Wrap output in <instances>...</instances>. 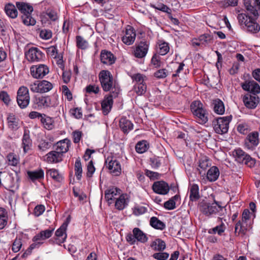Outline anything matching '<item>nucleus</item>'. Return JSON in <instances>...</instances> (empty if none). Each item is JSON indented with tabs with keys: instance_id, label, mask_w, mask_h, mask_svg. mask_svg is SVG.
<instances>
[{
	"instance_id": "nucleus-1",
	"label": "nucleus",
	"mask_w": 260,
	"mask_h": 260,
	"mask_svg": "<svg viewBox=\"0 0 260 260\" xmlns=\"http://www.w3.org/2000/svg\"><path fill=\"white\" fill-rule=\"evenodd\" d=\"M244 4L247 14L241 13L238 14V21L240 24L245 25L249 32L257 33L260 30L259 25L255 21L259 15L257 10L251 5V0H244Z\"/></svg>"
},
{
	"instance_id": "nucleus-2",
	"label": "nucleus",
	"mask_w": 260,
	"mask_h": 260,
	"mask_svg": "<svg viewBox=\"0 0 260 260\" xmlns=\"http://www.w3.org/2000/svg\"><path fill=\"white\" fill-rule=\"evenodd\" d=\"M190 110L195 116L198 122L201 124L208 121V112L204 108L203 104L200 101H194L190 105Z\"/></svg>"
},
{
	"instance_id": "nucleus-3",
	"label": "nucleus",
	"mask_w": 260,
	"mask_h": 260,
	"mask_svg": "<svg viewBox=\"0 0 260 260\" xmlns=\"http://www.w3.org/2000/svg\"><path fill=\"white\" fill-rule=\"evenodd\" d=\"M199 208L200 211L206 216L216 214L221 215L223 214L224 207L221 206L215 201L211 203L203 201L199 204Z\"/></svg>"
},
{
	"instance_id": "nucleus-4",
	"label": "nucleus",
	"mask_w": 260,
	"mask_h": 260,
	"mask_svg": "<svg viewBox=\"0 0 260 260\" xmlns=\"http://www.w3.org/2000/svg\"><path fill=\"white\" fill-rule=\"evenodd\" d=\"M250 212L247 209L244 210L241 220H239L235 224V233L243 236L246 234L247 231L251 228L250 224Z\"/></svg>"
},
{
	"instance_id": "nucleus-5",
	"label": "nucleus",
	"mask_w": 260,
	"mask_h": 260,
	"mask_svg": "<svg viewBox=\"0 0 260 260\" xmlns=\"http://www.w3.org/2000/svg\"><path fill=\"white\" fill-rule=\"evenodd\" d=\"M99 78L101 86L105 91L115 90V88H119L116 86L114 82L113 76L108 70H102L99 74Z\"/></svg>"
},
{
	"instance_id": "nucleus-6",
	"label": "nucleus",
	"mask_w": 260,
	"mask_h": 260,
	"mask_svg": "<svg viewBox=\"0 0 260 260\" xmlns=\"http://www.w3.org/2000/svg\"><path fill=\"white\" fill-rule=\"evenodd\" d=\"M232 116H227L218 117L212 122V125L215 132L218 134L222 135L228 132L229 123L232 120Z\"/></svg>"
},
{
	"instance_id": "nucleus-7",
	"label": "nucleus",
	"mask_w": 260,
	"mask_h": 260,
	"mask_svg": "<svg viewBox=\"0 0 260 260\" xmlns=\"http://www.w3.org/2000/svg\"><path fill=\"white\" fill-rule=\"evenodd\" d=\"M233 155L237 162L244 164L248 167L252 168L255 165V159L240 148L235 149L233 151Z\"/></svg>"
},
{
	"instance_id": "nucleus-8",
	"label": "nucleus",
	"mask_w": 260,
	"mask_h": 260,
	"mask_svg": "<svg viewBox=\"0 0 260 260\" xmlns=\"http://www.w3.org/2000/svg\"><path fill=\"white\" fill-rule=\"evenodd\" d=\"M119 91L120 88H115L114 90L105 96L101 103L102 110L105 115H107L111 110L113 104V99L118 96Z\"/></svg>"
},
{
	"instance_id": "nucleus-9",
	"label": "nucleus",
	"mask_w": 260,
	"mask_h": 260,
	"mask_svg": "<svg viewBox=\"0 0 260 260\" xmlns=\"http://www.w3.org/2000/svg\"><path fill=\"white\" fill-rule=\"evenodd\" d=\"M150 44V41L146 39H142L136 43L134 48V56L137 58L145 57L148 52Z\"/></svg>"
},
{
	"instance_id": "nucleus-10",
	"label": "nucleus",
	"mask_w": 260,
	"mask_h": 260,
	"mask_svg": "<svg viewBox=\"0 0 260 260\" xmlns=\"http://www.w3.org/2000/svg\"><path fill=\"white\" fill-rule=\"evenodd\" d=\"M17 102L21 109L26 108L29 104L30 96L27 87L22 86L17 92Z\"/></svg>"
},
{
	"instance_id": "nucleus-11",
	"label": "nucleus",
	"mask_w": 260,
	"mask_h": 260,
	"mask_svg": "<svg viewBox=\"0 0 260 260\" xmlns=\"http://www.w3.org/2000/svg\"><path fill=\"white\" fill-rule=\"evenodd\" d=\"M259 143V133L256 131L249 133L244 141V148L253 151Z\"/></svg>"
},
{
	"instance_id": "nucleus-12",
	"label": "nucleus",
	"mask_w": 260,
	"mask_h": 260,
	"mask_svg": "<svg viewBox=\"0 0 260 260\" xmlns=\"http://www.w3.org/2000/svg\"><path fill=\"white\" fill-rule=\"evenodd\" d=\"M30 74L35 79H42L49 72L47 66L44 64L32 66L30 69Z\"/></svg>"
},
{
	"instance_id": "nucleus-13",
	"label": "nucleus",
	"mask_w": 260,
	"mask_h": 260,
	"mask_svg": "<svg viewBox=\"0 0 260 260\" xmlns=\"http://www.w3.org/2000/svg\"><path fill=\"white\" fill-rule=\"evenodd\" d=\"M242 99L244 106L248 109H255L260 102V98L257 95L247 93L242 95Z\"/></svg>"
},
{
	"instance_id": "nucleus-14",
	"label": "nucleus",
	"mask_w": 260,
	"mask_h": 260,
	"mask_svg": "<svg viewBox=\"0 0 260 260\" xmlns=\"http://www.w3.org/2000/svg\"><path fill=\"white\" fill-rule=\"evenodd\" d=\"M43 53L37 47H31L25 53L26 59L29 62L39 61L43 57Z\"/></svg>"
},
{
	"instance_id": "nucleus-15",
	"label": "nucleus",
	"mask_w": 260,
	"mask_h": 260,
	"mask_svg": "<svg viewBox=\"0 0 260 260\" xmlns=\"http://www.w3.org/2000/svg\"><path fill=\"white\" fill-rule=\"evenodd\" d=\"M136 34L134 28L129 25L126 27L125 35L122 38L123 43L127 45H131L135 41Z\"/></svg>"
},
{
	"instance_id": "nucleus-16",
	"label": "nucleus",
	"mask_w": 260,
	"mask_h": 260,
	"mask_svg": "<svg viewBox=\"0 0 260 260\" xmlns=\"http://www.w3.org/2000/svg\"><path fill=\"white\" fill-rule=\"evenodd\" d=\"M152 189L154 192L162 195L167 194L170 190L168 184L164 181L154 182Z\"/></svg>"
},
{
	"instance_id": "nucleus-17",
	"label": "nucleus",
	"mask_w": 260,
	"mask_h": 260,
	"mask_svg": "<svg viewBox=\"0 0 260 260\" xmlns=\"http://www.w3.org/2000/svg\"><path fill=\"white\" fill-rule=\"evenodd\" d=\"M121 194L120 189L112 186L105 191V198L109 204H112V201L116 200Z\"/></svg>"
},
{
	"instance_id": "nucleus-18",
	"label": "nucleus",
	"mask_w": 260,
	"mask_h": 260,
	"mask_svg": "<svg viewBox=\"0 0 260 260\" xmlns=\"http://www.w3.org/2000/svg\"><path fill=\"white\" fill-rule=\"evenodd\" d=\"M109 158L106 161L107 167L111 173L113 175L118 176L120 174L121 172V165L119 162L116 159L112 158L108 162Z\"/></svg>"
},
{
	"instance_id": "nucleus-19",
	"label": "nucleus",
	"mask_w": 260,
	"mask_h": 260,
	"mask_svg": "<svg viewBox=\"0 0 260 260\" xmlns=\"http://www.w3.org/2000/svg\"><path fill=\"white\" fill-rule=\"evenodd\" d=\"M7 120L9 128L14 131H17L22 123V121L13 114H9Z\"/></svg>"
},
{
	"instance_id": "nucleus-20",
	"label": "nucleus",
	"mask_w": 260,
	"mask_h": 260,
	"mask_svg": "<svg viewBox=\"0 0 260 260\" xmlns=\"http://www.w3.org/2000/svg\"><path fill=\"white\" fill-rule=\"evenodd\" d=\"M45 160L51 164H56L61 162L63 159V155L57 151L53 150L48 152L46 155Z\"/></svg>"
},
{
	"instance_id": "nucleus-21",
	"label": "nucleus",
	"mask_w": 260,
	"mask_h": 260,
	"mask_svg": "<svg viewBox=\"0 0 260 260\" xmlns=\"http://www.w3.org/2000/svg\"><path fill=\"white\" fill-rule=\"evenodd\" d=\"M119 126L124 134H127L133 129L134 125L131 120L122 117L119 120Z\"/></svg>"
},
{
	"instance_id": "nucleus-22",
	"label": "nucleus",
	"mask_w": 260,
	"mask_h": 260,
	"mask_svg": "<svg viewBox=\"0 0 260 260\" xmlns=\"http://www.w3.org/2000/svg\"><path fill=\"white\" fill-rule=\"evenodd\" d=\"M116 60L114 55L110 51L102 50L101 53V62L105 64L111 65Z\"/></svg>"
},
{
	"instance_id": "nucleus-23",
	"label": "nucleus",
	"mask_w": 260,
	"mask_h": 260,
	"mask_svg": "<svg viewBox=\"0 0 260 260\" xmlns=\"http://www.w3.org/2000/svg\"><path fill=\"white\" fill-rule=\"evenodd\" d=\"M54 230V229L53 228H50L46 230L42 231L33 237L32 241L34 242L39 241L42 242V241L45 240L51 237L53 234Z\"/></svg>"
},
{
	"instance_id": "nucleus-24",
	"label": "nucleus",
	"mask_w": 260,
	"mask_h": 260,
	"mask_svg": "<svg viewBox=\"0 0 260 260\" xmlns=\"http://www.w3.org/2000/svg\"><path fill=\"white\" fill-rule=\"evenodd\" d=\"M67 229L66 228L61 225L59 229H58L55 233L54 239L56 243L59 245L64 242L67 237L66 234Z\"/></svg>"
},
{
	"instance_id": "nucleus-25",
	"label": "nucleus",
	"mask_w": 260,
	"mask_h": 260,
	"mask_svg": "<svg viewBox=\"0 0 260 260\" xmlns=\"http://www.w3.org/2000/svg\"><path fill=\"white\" fill-rule=\"evenodd\" d=\"M70 145V140L68 139H64L56 143L55 150L63 155L64 153L69 151Z\"/></svg>"
},
{
	"instance_id": "nucleus-26",
	"label": "nucleus",
	"mask_w": 260,
	"mask_h": 260,
	"mask_svg": "<svg viewBox=\"0 0 260 260\" xmlns=\"http://www.w3.org/2000/svg\"><path fill=\"white\" fill-rule=\"evenodd\" d=\"M128 202L129 201L126 198V195L121 194L116 199L115 207L118 210H122L128 205Z\"/></svg>"
},
{
	"instance_id": "nucleus-27",
	"label": "nucleus",
	"mask_w": 260,
	"mask_h": 260,
	"mask_svg": "<svg viewBox=\"0 0 260 260\" xmlns=\"http://www.w3.org/2000/svg\"><path fill=\"white\" fill-rule=\"evenodd\" d=\"M170 50V46L168 43L163 40H158L156 45V52L159 55H165Z\"/></svg>"
},
{
	"instance_id": "nucleus-28",
	"label": "nucleus",
	"mask_w": 260,
	"mask_h": 260,
	"mask_svg": "<svg viewBox=\"0 0 260 260\" xmlns=\"http://www.w3.org/2000/svg\"><path fill=\"white\" fill-rule=\"evenodd\" d=\"M47 95L36 96L34 100L35 108L41 109L47 108Z\"/></svg>"
},
{
	"instance_id": "nucleus-29",
	"label": "nucleus",
	"mask_w": 260,
	"mask_h": 260,
	"mask_svg": "<svg viewBox=\"0 0 260 260\" xmlns=\"http://www.w3.org/2000/svg\"><path fill=\"white\" fill-rule=\"evenodd\" d=\"M40 121L44 128L46 129L51 130L54 126L53 118L45 114H43Z\"/></svg>"
},
{
	"instance_id": "nucleus-30",
	"label": "nucleus",
	"mask_w": 260,
	"mask_h": 260,
	"mask_svg": "<svg viewBox=\"0 0 260 260\" xmlns=\"http://www.w3.org/2000/svg\"><path fill=\"white\" fill-rule=\"evenodd\" d=\"M212 105L214 112L219 115H222L225 111L224 105L223 102L220 99H217L213 101Z\"/></svg>"
},
{
	"instance_id": "nucleus-31",
	"label": "nucleus",
	"mask_w": 260,
	"mask_h": 260,
	"mask_svg": "<svg viewBox=\"0 0 260 260\" xmlns=\"http://www.w3.org/2000/svg\"><path fill=\"white\" fill-rule=\"evenodd\" d=\"M219 174L218 168L216 166H213L207 173V179L210 182L215 181L218 179Z\"/></svg>"
},
{
	"instance_id": "nucleus-32",
	"label": "nucleus",
	"mask_w": 260,
	"mask_h": 260,
	"mask_svg": "<svg viewBox=\"0 0 260 260\" xmlns=\"http://www.w3.org/2000/svg\"><path fill=\"white\" fill-rule=\"evenodd\" d=\"M46 175L49 176L55 182H60L63 179L62 175L55 169H50L46 171Z\"/></svg>"
},
{
	"instance_id": "nucleus-33",
	"label": "nucleus",
	"mask_w": 260,
	"mask_h": 260,
	"mask_svg": "<svg viewBox=\"0 0 260 260\" xmlns=\"http://www.w3.org/2000/svg\"><path fill=\"white\" fill-rule=\"evenodd\" d=\"M27 175L29 178L32 181L40 180L44 178V173L42 169H39L34 171H28Z\"/></svg>"
},
{
	"instance_id": "nucleus-34",
	"label": "nucleus",
	"mask_w": 260,
	"mask_h": 260,
	"mask_svg": "<svg viewBox=\"0 0 260 260\" xmlns=\"http://www.w3.org/2000/svg\"><path fill=\"white\" fill-rule=\"evenodd\" d=\"M133 234L135 236L136 240L144 243L148 241V237L139 228H135L133 230Z\"/></svg>"
},
{
	"instance_id": "nucleus-35",
	"label": "nucleus",
	"mask_w": 260,
	"mask_h": 260,
	"mask_svg": "<svg viewBox=\"0 0 260 260\" xmlns=\"http://www.w3.org/2000/svg\"><path fill=\"white\" fill-rule=\"evenodd\" d=\"M17 8L18 10L21 11L23 14H26V13H31L33 11L32 7L27 3L24 2H17L16 4Z\"/></svg>"
},
{
	"instance_id": "nucleus-36",
	"label": "nucleus",
	"mask_w": 260,
	"mask_h": 260,
	"mask_svg": "<svg viewBox=\"0 0 260 260\" xmlns=\"http://www.w3.org/2000/svg\"><path fill=\"white\" fill-rule=\"evenodd\" d=\"M5 11L8 16L11 18H15L18 15L17 9L14 5L11 3L6 5Z\"/></svg>"
},
{
	"instance_id": "nucleus-37",
	"label": "nucleus",
	"mask_w": 260,
	"mask_h": 260,
	"mask_svg": "<svg viewBox=\"0 0 260 260\" xmlns=\"http://www.w3.org/2000/svg\"><path fill=\"white\" fill-rule=\"evenodd\" d=\"M151 247L154 251H162L166 248L165 242L160 239H156L150 245Z\"/></svg>"
},
{
	"instance_id": "nucleus-38",
	"label": "nucleus",
	"mask_w": 260,
	"mask_h": 260,
	"mask_svg": "<svg viewBox=\"0 0 260 260\" xmlns=\"http://www.w3.org/2000/svg\"><path fill=\"white\" fill-rule=\"evenodd\" d=\"M32 145L31 140L30 136L26 132H24L22 139V147L25 153L27 152Z\"/></svg>"
},
{
	"instance_id": "nucleus-39",
	"label": "nucleus",
	"mask_w": 260,
	"mask_h": 260,
	"mask_svg": "<svg viewBox=\"0 0 260 260\" xmlns=\"http://www.w3.org/2000/svg\"><path fill=\"white\" fill-rule=\"evenodd\" d=\"M199 186L196 184H192L190 188L189 199L192 202L197 201L200 198Z\"/></svg>"
},
{
	"instance_id": "nucleus-40",
	"label": "nucleus",
	"mask_w": 260,
	"mask_h": 260,
	"mask_svg": "<svg viewBox=\"0 0 260 260\" xmlns=\"http://www.w3.org/2000/svg\"><path fill=\"white\" fill-rule=\"evenodd\" d=\"M150 224L153 228L160 230H164L166 227L165 224L162 221L154 216L150 218Z\"/></svg>"
},
{
	"instance_id": "nucleus-41",
	"label": "nucleus",
	"mask_w": 260,
	"mask_h": 260,
	"mask_svg": "<svg viewBox=\"0 0 260 260\" xmlns=\"http://www.w3.org/2000/svg\"><path fill=\"white\" fill-rule=\"evenodd\" d=\"M149 145L148 142L146 140H142L138 142L135 146V149L137 152L143 153L146 152L149 148Z\"/></svg>"
},
{
	"instance_id": "nucleus-42",
	"label": "nucleus",
	"mask_w": 260,
	"mask_h": 260,
	"mask_svg": "<svg viewBox=\"0 0 260 260\" xmlns=\"http://www.w3.org/2000/svg\"><path fill=\"white\" fill-rule=\"evenodd\" d=\"M53 87V84L47 80L40 81V93H45L50 91Z\"/></svg>"
},
{
	"instance_id": "nucleus-43",
	"label": "nucleus",
	"mask_w": 260,
	"mask_h": 260,
	"mask_svg": "<svg viewBox=\"0 0 260 260\" xmlns=\"http://www.w3.org/2000/svg\"><path fill=\"white\" fill-rule=\"evenodd\" d=\"M8 213L6 210L0 207V230L3 229L8 222Z\"/></svg>"
},
{
	"instance_id": "nucleus-44",
	"label": "nucleus",
	"mask_w": 260,
	"mask_h": 260,
	"mask_svg": "<svg viewBox=\"0 0 260 260\" xmlns=\"http://www.w3.org/2000/svg\"><path fill=\"white\" fill-rule=\"evenodd\" d=\"M131 78L133 80V82L134 83V85H139L146 83L145 81L147 80L146 76L140 73L133 74L131 76Z\"/></svg>"
},
{
	"instance_id": "nucleus-45",
	"label": "nucleus",
	"mask_w": 260,
	"mask_h": 260,
	"mask_svg": "<svg viewBox=\"0 0 260 260\" xmlns=\"http://www.w3.org/2000/svg\"><path fill=\"white\" fill-rule=\"evenodd\" d=\"M179 199V195H175L164 203V207L167 210H173L176 208V201Z\"/></svg>"
},
{
	"instance_id": "nucleus-46",
	"label": "nucleus",
	"mask_w": 260,
	"mask_h": 260,
	"mask_svg": "<svg viewBox=\"0 0 260 260\" xmlns=\"http://www.w3.org/2000/svg\"><path fill=\"white\" fill-rule=\"evenodd\" d=\"M47 108L55 107L59 103L58 99L56 95H47Z\"/></svg>"
},
{
	"instance_id": "nucleus-47",
	"label": "nucleus",
	"mask_w": 260,
	"mask_h": 260,
	"mask_svg": "<svg viewBox=\"0 0 260 260\" xmlns=\"http://www.w3.org/2000/svg\"><path fill=\"white\" fill-rule=\"evenodd\" d=\"M75 172L77 179L79 180H80L82 177V168L80 158L79 157H78L75 161Z\"/></svg>"
},
{
	"instance_id": "nucleus-48",
	"label": "nucleus",
	"mask_w": 260,
	"mask_h": 260,
	"mask_svg": "<svg viewBox=\"0 0 260 260\" xmlns=\"http://www.w3.org/2000/svg\"><path fill=\"white\" fill-rule=\"evenodd\" d=\"M225 230V226L223 223H221L220 225L210 229L208 230V233L211 234H214L217 233L218 235H222V233Z\"/></svg>"
},
{
	"instance_id": "nucleus-49",
	"label": "nucleus",
	"mask_w": 260,
	"mask_h": 260,
	"mask_svg": "<svg viewBox=\"0 0 260 260\" xmlns=\"http://www.w3.org/2000/svg\"><path fill=\"white\" fill-rule=\"evenodd\" d=\"M21 18L23 23L26 25H34L36 23V20L31 16V13L23 14Z\"/></svg>"
},
{
	"instance_id": "nucleus-50",
	"label": "nucleus",
	"mask_w": 260,
	"mask_h": 260,
	"mask_svg": "<svg viewBox=\"0 0 260 260\" xmlns=\"http://www.w3.org/2000/svg\"><path fill=\"white\" fill-rule=\"evenodd\" d=\"M133 90L138 95H143L146 91L147 85L146 83L134 85Z\"/></svg>"
},
{
	"instance_id": "nucleus-51",
	"label": "nucleus",
	"mask_w": 260,
	"mask_h": 260,
	"mask_svg": "<svg viewBox=\"0 0 260 260\" xmlns=\"http://www.w3.org/2000/svg\"><path fill=\"white\" fill-rule=\"evenodd\" d=\"M76 46L78 48L81 49H85L88 47V43L87 41L84 40L81 36H76Z\"/></svg>"
},
{
	"instance_id": "nucleus-52",
	"label": "nucleus",
	"mask_w": 260,
	"mask_h": 260,
	"mask_svg": "<svg viewBox=\"0 0 260 260\" xmlns=\"http://www.w3.org/2000/svg\"><path fill=\"white\" fill-rule=\"evenodd\" d=\"M198 40L201 42L202 45H207L212 42L213 37L210 34H204L200 36Z\"/></svg>"
},
{
	"instance_id": "nucleus-53",
	"label": "nucleus",
	"mask_w": 260,
	"mask_h": 260,
	"mask_svg": "<svg viewBox=\"0 0 260 260\" xmlns=\"http://www.w3.org/2000/svg\"><path fill=\"white\" fill-rule=\"evenodd\" d=\"M133 213L136 216H139L147 211V208L141 205H136L133 209Z\"/></svg>"
},
{
	"instance_id": "nucleus-54",
	"label": "nucleus",
	"mask_w": 260,
	"mask_h": 260,
	"mask_svg": "<svg viewBox=\"0 0 260 260\" xmlns=\"http://www.w3.org/2000/svg\"><path fill=\"white\" fill-rule=\"evenodd\" d=\"M237 129L239 133L243 135L247 134L250 131L249 126L246 123L239 124Z\"/></svg>"
},
{
	"instance_id": "nucleus-55",
	"label": "nucleus",
	"mask_w": 260,
	"mask_h": 260,
	"mask_svg": "<svg viewBox=\"0 0 260 260\" xmlns=\"http://www.w3.org/2000/svg\"><path fill=\"white\" fill-rule=\"evenodd\" d=\"M153 7L156 10L161 11L164 12H166L169 15L171 14L172 11L170 8H169L167 5L162 4L158 3L155 5H154Z\"/></svg>"
},
{
	"instance_id": "nucleus-56",
	"label": "nucleus",
	"mask_w": 260,
	"mask_h": 260,
	"mask_svg": "<svg viewBox=\"0 0 260 260\" xmlns=\"http://www.w3.org/2000/svg\"><path fill=\"white\" fill-rule=\"evenodd\" d=\"M160 59L159 55L157 53H155L151 58V63L154 67L159 68L162 64Z\"/></svg>"
},
{
	"instance_id": "nucleus-57",
	"label": "nucleus",
	"mask_w": 260,
	"mask_h": 260,
	"mask_svg": "<svg viewBox=\"0 0 260 260\" xmlns=\"http://www.w3.org/2000/svg\"><path fill=\"white\" fill-rule=\"evenodd\" d=\"M168 71L166 69H159L154 73V76L158 79L165 78L168 75Z\"/></svg>"
},
{
	"instance_id": "nucleus-58",
	"label": "nucleus",
	"mask_w": 260,
	"mask_h": 260,
	"mask_svg": "<svg viewBox=\"0 0 260 260\" xmlns=\"http://www.w3.org/2000/svg\"><path fill=\"white\" fill-rule=\"evenodd\" d=\"M52 31L49 29H43L40 31V37L44 40H48L52 37Z\"/></svg>"
},
{
	"instance_id": "nucleus-59",
	"label": "nucleus",
	"mask_w": 260,
	"mask_h": 260,
	"mask_svg": "<svg viewBox=\"0 0 260 260\" xmlns=\"http://www.w3.org/2000/svg\"><path fill=\"white\" fill-rule=\"evenodd\" d=\"M86 93L89 94H97L100 91V88L96 85H89L85 88Z\"/></svg>"
},
{
	"instance_id": "nucleus-60",
	"label": "nucleus",
	"mask_w": 260,
	"mask_h": 260,
	"mask_svg": "<svg viewBox=\"0 0 260 260\" xmlns=\"http://www.w3.org/2000/svg\"><path fill=\"white\" fill-rule=\"evenodd\" d=\"M22 246L21 239L20 238H16L14 240L12 247V250L14 252H17Z\"/></svg>"
},
{
	"instance_id": "nucleus-61",
	"label": "nucleus",
	"mask_w": 260,
	"mask_h": 260,
	"mask_svg": "<svg viewBox=\"0 0 260 260\" xmlns=\"http://www.w3.org/2000/svg\"><path fill=\"white\" fill-rule=\"evenodd\" d=\"M169 256V254L167 252H157L152 255V257L157 260H166Z\"/></svg>"
},
{
	"instance_id": "nucleus-62",
	"label": "nucleus",
	"mask_w": 260,
	"mask_h": 260,
	"mask_svg": "<svg viewBox=\"0 0 260 260\" xmlns=\"http://www.w3.org/2000/svg\"><path fill=\"white\" fill-rule=\"evenodd\" d=\"M7 158L10 165L15 166L18 163V159L16 155L14 153H10L7 156Z\"/></svg>"
},
{
	"instance_id": "nucleus-63",
	"label": "nucleus",
	"mask_w": 260,
	"mask_h": 260,
	"mask_svg": "<svg viewBox=\"0 0 260 260\" xmlns=\"http://www.w3.org/2000/svg\"><path fill=\"white\" fill-rule=\"evenodd\" d=\"M51 147V143L48 141H41L38 147L40 150L46 151Z\"/></svg>"
},
{
	"instance_id": "nucleus-64",
	"label": "nucleus",
	"mask_w": 260,
	"mask_h": 260,
	"mask_svg": "<svg viewBox=\"0 0 260 260\" xmlns=\"http://www.w3.org/2000/svg\"><path fill=\"white\" fill-rule=\"evenodd\" d=\"M70 113L76 118L80 119L82 117V113L81 108H75L71 109Z\"/></svg>"
}]
</instances>
